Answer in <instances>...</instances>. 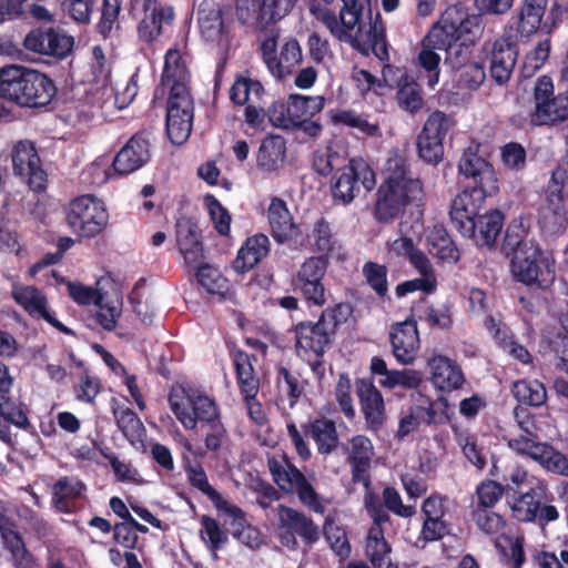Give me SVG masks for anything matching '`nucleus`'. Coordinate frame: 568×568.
<instances>
[{"label": "nucleus", "mask_w": 568, "mask_h": 568, "mask_svg": "<svg viewBox=\"0 0 568 568\" xmlns=\"http://www.w3.org/2000/svg\"><path fill=\"white\" fill-rule=\"evenodd\" d=\"M338 14L329 8L312 7V13L338 41L349 43L367 55L369 51L381 61H388L386 28L379 11L373 13L372 0H342Z\"/></svg>", "instance_id": "obj_1"}, {"label": "nucleus", "mask_w": 568, "mask_h": 568, "mask_svg": "<svg viewBox=\"0 0 568 568\" xmlns=\"http://www.w3.org/2000/svg\"><path fill=\"white\" fill-rule=\"evenodd\" d=\"M352 314V304L339 302L323 308L316 321L302 320L287 329L295 356L304 362L318 379L325 376L326 353L333 348L341 325L345 324Z\"/></svg>", "instance_id": "obj_2"}, {"label": "nucleus", "mask_w": 568, "mask_h": 568, "mask_svg": "<svg viewBox=\"0 0 568 568\" xmlns=\"http://www.w3.org/2000/svg\"><path fill=\"white\" fill-rule=\"evenodd\" d=\"M424 195V183L412 172L408 159L392 150L385 163V178L375 193L372 215L378 223H392L407 207L419 206Z\"/></svg>", "instance_id": "obj_3"}, {"label": "nucleus", "mask_w": 568, "mask_h": 568, "mask_svg": "<svg viewBox=\"0 0 568 568\" xmlns=\"http://www.w3.org/2000/svg\"><path fill=\"white\" fill-rule=\"evenodd\" d=\"M170 408L185 429L193 430L200 423L207 428L204 445L207 450L217 452L226 437L216 402L193 387L172 389L169 394Z\"/></svg>", "instance_id": "obj_4"}, {"label": "nucleus", "mask_w": 568, "mask_h": 568, "mask_svg": "<svg viewBox=\"0 0 568 568\" xmlns=\"http://www.w3.org/2000/svg\"><path fill=\"white\" fill-rule=\"evenodd\" d=\"M57 92L54 81L41 71L18 64L0 68V98L20 108H45Z\"/></svg>", "instance_id": "obj_5"}, {"label": "nucleus", "mask_w": 568, "mask_h": 568, "mask_svg": "<svg viewBox=\"0 0 568 568\" xmlns=\"http://www.w3.org/2000/svg\"><path fill=\"white\" fill-rule=\"evenodd\" d=\"M325 104L323 95L291 93L286 100L274 101L267 108V119L275 128L301 132L311 140H317L323 133V125L315 116Z\"/></svg>", "instance_id": "obj_6"}, {"label": "nucleus", "mask_w": 568, "mask_h": 568, "mask_svg": "<svg viewBox=\"0 0 568 568\" xmlns=\"http://www.w3.org/2000/svg\"><path fill=\"white\" fill-rule=\"evenodd\" d=\"M556 497L544 479H535L524 491L509 500L513 518L520 524L545 527L559 519Z\"/></svg>", "instance_id": "obj_7"}, {"label": "nucleus", "mask_w": 568, "mask_h": 568, "mask_svg": "<svg viewBox=\"0 0 568 568\" xmlns=\"http://www.w3.org/2000/svg\"><path fill=\"white\" fill-rule=\"evenodd\" d=\"M278 32L271 31L260 42L258 53L270 74L277 82L291 79L303 62V51L294 37L285 38L278 45Z\"/></svg>", "instance_id": "obj_8"}, {"label": "nucleus", "mask_w": 568, "mask_h": 568, "mask_svg": "<svg viewBox=\"0 0 568 568\" xmlns=\"http://www.w3.org/2000/svg\"><path fill=\"white\" fill-rule=\"evenodd\" d=\"M510 272L514 280L528 287L546 290L555 281V262L541 250L539 244H529L510 258Z\"/></svg>", "instance_id": "obj_9"}, {"label": "nucleus", "mask_w": 568, "mask_h": 568, "mask_svg": "<svg viewBox=\"0 0 568 568\" xmlns=\"http://www.w3.org/2000/svg\"><path fill=\"white\" fill-rule=\"evenodd\" d=\"M65 221L77 236L94 239L108 227L109 212L103 200L93 194H84L69 203Z\"/></svg>", "instance_id": "obj_10"}, {"label": "nucleus", "mask_w": 568, "mask_h": 568, "mask_svg": "<svg viewBox=\"0 0 568 568\" xmlns=\"http://www.w3.org/2000/svg\"><path fill=\"white\" fill-rule=\"evenodd\" d=\"M376 185V174L363 158H352L346 165L337 169L331 180V193L335 202L349 204L362 193Z\"/></svg>", "instance_id": "obj_11"}, {"label": "nucleus", "mask_w": 568, "mask_h": 568, "mask_svg": "<svg viewBox=\"0 0 568 568\" xmlns=\"http://www.w3.org/2000/svg\"><path fill=\"white\" fill-rule=\"evenodd\" d=\"M267 466L274 483L282 490L295 493L300 503L311 511L320 515L325 513L324 499L294 464L286 460L284 466L275 457H270Z\"/></svg>", "instance_id": "obj_12"}, {"label": "nucleus", "mask_w": 568, "mask_h": 568, "mask_svg": "<svg viewBox=\"0 0 568 568\" xmlns=\"http://www.w3.org/2000/svg\"><path fill=\"white\" fill-rule=\"evenodd\" d=\"M197 24L201 38L227 51L233 39L231 8L216 0H203L197 9Z\"/></svg>", "instance_id": "obj_13"}, {"label": "nucleus", "mask_w": 568, "mask_h": 568, "mask_svg": "<svg viewBox=\"0 0 568 568\" xmlns=\"http://www.w3.org/2000/svg\"><path fill=\"white\" fill-rule=\"evenodd\" d=\"M329 265L325 255H313L304 260L293 277V286L308 306L322 308L326 302L324 277Z\"/></svg>", "instance_id": "obj_14"}, {"label": "nucleus", "mask_w": 568, "mask_h": 568, "mask_svg": "<svg viewBox=\"0 0 568 568\" xmlns=\"http://www.w3.org/2000/svg\"><path fill=\"white\" fill-rule=\"evenodd\" d=\"M454 121L443 111L430 113L416 136L418 158L428 165L436 166L444 159V140Z\"/></svg>", "instance_id": "obj_15"}, {"label": "nucleus", "mask_w": 568, "mask_h": 568, "mask_svg": "<svg viewBox=\"0 0 568 568\" xmlns=\"http://www.w3.org/2000/svg\"><path fill=\"white\" fill-rule=\"evenodd\" d=\"M267 220L271 234L277 244H284L291 250H302L307 246L308 237L301 225L295 223L286 202L277 196L271 199L267 207Z\"/></svg>", "instance_id": "obj_16"}, {"label": "nucleus", "mask_w": 568, "mask_h": 568, "mask_svg": "<svg viewBox=\"0 0 568 568\" xmlns=\"http://www.w3.org/2000/svg\"><path fill=\"white\" fill-rule=\"evenodd\" d=\"M495 191L467 186L455 196L452 202L449 216L453 225L463 236H475L476 220L487 196L496 194Z\"/></svg>", "instance_id": "obj_17"}, {"label": "nucleus", "mask_w": 568, "mask_h": 568, "mask_svg": "<svg viewBox=\"0 0 568 568\" xmlns=\"http://www.w3.org/2000/svg\"><path fill=\"white\" fill-rule=\"evenodd\" d=\"M178 87L170 93L166 105V134L173 144H183L190 136L193 126L194 103L191 92H181Z\"/></svg>", "instance_id": "obj_18"}, {"label": "nucleus", "mask_w": 568, "mask_h": 568, "mask_svg": "<svg viewBox=\"0 0 568 568\" xmlns=\"http://www.w3.org/2000/svg\"><path fill=\"white\" fill-rule=\"evenodd\" d=\"M13 173L26 181L28 187L42 193L47 190L48 174L34 144L30 141H19L12 151Z\"/></svg>", "instance_id": "obj_19"}, {"label": "nucleus", "mask_w": 568, "mask_h": 568, "mask_svg": "<svg viewBox=\"0 0 568 568\" xmlns=\"http://www.w3.org/2000/svg\"><path fill=\"white\" fill-rule=\"evenodd\" d=\"M447 497L433 493L424 499L420 507L423 519L420 538L426 542L442 540L449 534L450 523L447 516Z\"/></svg>", "instance_id": "obj_20"}, {"label": "nucleus", "mask_w": 568, "mask_h": 568, "mask_svg": "<svg viewBox=\"0 0 568 568\" xmlns=\"http://www.w3.org/2000/svg\"><path fill=\"white\" fill-rule=\"evenodd\" d=\"M73 37L59 32L53 28L33 29L23 39L26 50L57 59L67 58L73 50Z\"/></svg>", "instance_id": "obj_21"}, {"label": "nucleus", "mask_w": 568, "mask_h": 568, "mask_svg": "<svg viewBox=\"0 0 568 568\" xmlns=\"http://www.w3.org/2000/svg\"><path fill=\"white\" fill-rule=\"evenodd\" d=\"M458 171L466 179H471V187L498 192V179L493 164L478 154L476 148L468 146L464 150L459 162Z\"/></svg>", "instance_id": "obj_22"}, {"label": "nucleus", "mask_w": 568, "mask_h": 568, "mask_svg": "<svg viewBox=\"0 0 568 568\" xmlns=\"http://www.w3.org/2000/svg\"><path fill=\"white\" fill-rule=\"evenodd\" d=\"M518 54V45L510 36H501L494 40L488 54L489 74L494 82L498 85L509 82Z\"/></svg>", "instance_id": "obj_23"}, {"label": "nucleus", "mask_w": 568, "mask_h": 568, "mask_svg": "<svg viewBox=\"0 0 568 568\" xmlns=\"http://www.w3.org/2000/svg\"><path fill=\"white\" fill-rule=\"evenodd\" d=\"M389 342L396 361L402 365L412 364L416 359L420 346L417 322L414 318H407L393 324L389 331Z\"/></svg>", "instance_id": "obj_24"}, {"label": "nucleus", "mask_w": 568, "mask_h": 568, "mask_svg": "<svg viewBox=\"0 0 568 568\" xmlns=\"http://www.w3.org/2000/svg\"><path fill=\"white\" fill-rule=\"evenodd\" d=\"M12 298L30 316H38L65 335L74 336L75 333L55 318L54 313L48 308V297L36 286H21L12 291Z\"/></svg>", "instance_id": "obj_25"}, {"label": "nucleus", "mask_w": 568, "mask_h": 568, "mask_svg": "<svg viewBox=\"0 0 568 568\" xmlns=\"http://www.w3.org/2000/svg\"><path fill=\"white\" fill-rule=\"evenodd\" d=\"M513 417L520 434L506 438L508 448L519 456H524L534 449V446L541 444L537 416L527 407L517 405L513 409Z\"/></svg>", "instance_id": "obj_26"}, {"label": "nucleus", "mask_w": 568, "mask_h": 568, "mask_svg": "<svg viewBox=\"0 0 568 568\" xmlns=\"http://www.w3.org/2000/svg\"><path fill=\"white\" fill-rule=\"evenodd\" d=\"M374 455V446L368 437L356 435L351 438L346 462L351 467L352 481L362 484L366 489L372 484L371 469Z\"/></svg>", "instance_id": "obj_27"}, {"label": "nucleus", "mask_w": 568, "mask_h": 568, "mask_svg": "<svg viewBox=\"0 0 568 568\" xmlns=\"http://www.w3.org/2000/svg\"><path fill=\"white\" fill-rule=\"evenodd\" d=\"M355 392L367 427L378 430L386 420L385 404L382 393L369 377L355 381Z\"/></svg>", "instance_id": "obj_28"}, {"label": "nucleus", "mask_w": 568, "mask_h": 568, "mask_svg": "<svg viewBox=\"0 0 568 568\" xmlns=\"http://www.w3.org/2000/svg\"><path fill=\"white\" fill-rule=\"evenodd\" d=\"M150 159V141L144 131L136 132L116 153L112 168L120 175H126L142 168Z\"/></svg>", "instance_id": "obj_29"}, {"label": "nucleus", "mask_w": 568, "mask_h": 568, "mask_svg": "<svg viewBox=\"0 0 568 568\" xmlns=\"http://www.w3.org/2000/svg\"><path fill=\"white\" fill-rule=\"evenodd\" d=\"M176 244L187 266H195L204 260L202 233L195 221L182 217L175 224Z\"/></svg>", "instance_id": "obj_30"}, {"label": "nucleus", "mask_w": 568, "mask_h": 568, "mask_svg": "<svg viewBox=\"0 0 568 568\" xmlns=\"http://www.w3.org/2000/svg\"><path fill=\"white\" fill-rule=\"evenodd\" d=\"M429 381L440 392L450 393L459 389L465 383L460 365L444 355H434L427 362Z\"/></svg>", "instance_id": "obj_31"}, {"label": "nucleus", "mask_w": 568, "mask_h": 568, "mask_svg": "<svg viewBox=\"0 0 568 568\" xmlns=\"http://www.w3.org/2000/svg\"><path fill=\"white\" fill-rule=\"evenodd\" d=\"M144 17L138 24L139 39L148 44L154 42L162 33L163 24H171L174 20L172 7H164L156 0L143 1Z\"/></svg>", "instance_id": "obj_32"}, {"label": "nucleus", "mask_w": 568, "mask_h": 568, "mask_svg": "<svg viewBox=\"0 0 568 568\" xmlns=\"http://www.w3.org/2000/svg\"><path fill=\"white\" fill-rule=\"evenodd\" d=\"M277 517L282 529H291L306 546H313L321 538V528L303 511L286 505H278Z\"/></svg>", "instance_id": "obj_33"}, {"label": "nucleus", "mask_w": 568, "mask_h": 568, "mask_svg": "<svg viewBox=\"0 0 568 568\" xmlns=\"http://www.w3.org/2000/svg\"><path fill=\"white\" fill-rule=\"evenodd\" d=\"M231 355L240 393L247 405L248 414L253 415L252 400H255V397L257 396L260 379L255 375L252 358L242 349H234Z\"/></svg>", "instance_id": "obj_34"}, {"label": "nucleus", "mask_w": 568, "mask_h": 568, "mask_svg": "<svg viewBox=\"0 0 568 568\" xmlns=\"http://www.w3.org/2000/svg\"><path fill=\"white\" fill-rule=\"evenodd\" d=\"M304 436L311 437L320 455H331L339 446V437L334 420L327 417H317L301 426Z\"/></svg>", "instance_id": "obj_35"}, {"label": "nucleus", "mask_w": 568, "mask_h": 568, "mask_svg": "<svg viewBox=\"0 0 568 568\" xmlns=\"http://www.w3.org/2000/svg\"><path fill=\"white\" fill-rule=\"evenodd\" d=\"M268 253L270 240L265 234L257 233L248 236L233 261V268L237 273L244 274L256 266Z\"/></svg>", "instance_id": "obj_36"}, {"label": "nucleus", "mask_w": 568, "mask_h": 568, "mask_svg": "<svg viewBox=\"0 0 568 568\" xmlns=\"http://www.w3.org/2000/svg\"><path fill=\"white\" fill-rule=\"evenodd\" d=\"M286 151V140L282 135H266L256 153L257 168L267 173L277 172L285 163Z\"/></svg>", "instance_id": "obj_37"}, {"label": "nucleus", "mask_w": 568, "mask_h": 568, "mask_svg": "<svg viewBox=\"0 0 568 568\" xmlns=\"http://www.w3.org/2000/svg\"><path fill=\"white\" fill-rule=\"evenodd\" d=\"M87 491L85 484L70 476L60 477L52 486V504L62 514L74 511V501L82 498Z\"/></svg>", "instance_id": "obj_38"}, {"label": "nucleus", "mask_w": 568, "mask_h": 568, "mask_svg": "<svg viewBox=\"0 0 568 568\" xmlns=\"http://www.w3.org/2000/svg\"><path fill=\"white\" fill-rule=\"evenodd\" d=\"M447 17L455 29L459 41L475 44L483 31V16L478 13H468L464 8L450 6L446 9Z\"/></svg>", "instance_id": "obj_39"}, {"label": "nucleus", "mask_w": 568, "mask_h": 568, "mask_svg": "<svg viewBox=\"0 0 568 568\" xmlns=\"http://www.w3.org/2000/svg\"><path fill=\"white\" fill-rule=\"evenodd\" d=\"M275 373V384L278 395L282 399H286L288 406L293 408L300 399L305 396L308 381L304 378L298 371H291L283 365L276 366Z\"/></svg>", "instance_id": "obj_40"}, {"label": "nucleus", "mask_w": 568, "mask_h": 568, "mask_svg": "<svg viewBox=\"0 0 568 568\" xmlns=\"http://www.w3.org/2000/svg\"><path fill=\"white\" fill-rule=\"evenodd\" d=\"M190 72L178 49H169L164 55V67L161 75L163 85L170 87V93L180 87L181 92H190Z\"/></svg>", "instance_id": "obj_41"}, {"label": "nucleus", "mask_w": 568, "mask_h": 568, "mask_svg": "<svg viewBox=\"0 0 568 568\" xmlns=\"http://www.w3.org/2000/svg\"><path fill=\"white\" fill-rule=\"evenodd\" d=\"M549 0H524L517 16L516 32L520 38H530L542 29V18Z\"/></svg>", "instance_id": "obj_42"}, {"label": "nucleus", "mask_w": 568, "mask_h": 568, "mask_svg": "<svg viewBox=\"0 0 568 568\" xmlns=\"http://www.w3.org/2000/svg\"><path fill=\"white\" fill-rule=\"evenodd\" d=\"M568 120V90L552 95L546 106H538L530 114L536 126H552Z\"/></svg>", "instance_id": "obj_43"}, {"label": "nucleus", "mask_w": 568, "mask_h": 568, "mask_svg": "<svg viewBox=\"0 0 568 568\" xmlns=\"http://www.w3.org/2000/svg\"><path fill=\"white\" fill-rule=\"evenodd\" d=\"M476 222V234L469 237L474 239L479 247L494 248L504 227L505 215L498 209H494L479 215Z\"/></svg>", "instance_id": "obj_44"}, {"label": "nucleus", "mask_w": 568, "mask_h": 568, "mask_svg": "<svg viewBox=\"0 0 568 568\" xmlns=\"http://www.w3.org/2000/svg\"><path fill=\"white\" fill-rule=\"evenodd\" d=\"M427 245L429 253L443 262L457 263L460 258L458 247L442 224H436L430 230Z\"/></svg>", "instance_id": "obj_45"}, {"label": "nucleus", "mask_w": 568, "mask_h": 568, "mask_svg": "<svg viewBox=\"0 0 568 568\" xmlns=\"http://www.w3.org/2000/svg\"><path fill=\"white\" fill-rule=\"evenodd\" d=\"M28 415L29 408L26 404L2 405L0 410V440L13 447L14 442L10 425L28 430L31 427Z\"/></svg>", "instance_id": "obj_46"}, {"label": "nucleus", "mask_w": 568, "mask_h": 568, "mask_svg": "<svg viewBox=\"0 0 568 568\" xmlns=\"http://www.w3.org/2000/svg\"><path fill=\"white\" fill-rule=\"evenodd\" d=\"M511 395L524 407L538 408L547 403V389L538 379L523 378L515 381L510 387Z\"/></svg>", "instance_id": "obj_47"}, {"label": "nucleus", "mask_w": 568, "mask_h": 568, "mask_svg": "<svg viewBox=\"0 0 568 568\" xmlns=\"http://www.w3.org/2000/svg\"><path fill=\"white\" fill-rule=\"evenodd\" d=\"M185 473L190 485L206 495L217 510H227L232 513V515L237 514L235 508L232 507V504L224 499L222 495L210 485L206 473L201 464H187Z\"/></svg>", "instance_id": "obj_48"}, {"label": "nucleus", "mask_w": 568, "mask_h": 568, "mask_svg": "<svg viewBox=\"0 0 568 568\" xmlns=\"http://www.w3.org/2000/svg\"><path fill=\"white\" fill-rule=\"evenodd\" d=\"M523 457L537 462L549 473L568 476V458L546 442L535 445L534 449Z\"/></svg>", "instance_id": "obj_49"}, {"label": "nucleus", "mask_w": 568, "mask_h": 568, "mask_svg": "<svg viewBox=\"0 0 568 568\" xmlns=\"http://www.w3.org/2000/svg\"><path fill=\"white\" fill-rule=\"evenodd\" d=\"M523 537H510L500 534L494 540V547L498 554L499 561L507 568H523L526 562V552Z\"/></svg>", "instance_id": "obj_50"}, {"label": "nucleus", "mask_w": 568, "mask_h": 568, "mask_svg": "<svg viewBox=\"0 0 568 568\" xmlns=\"http://www.w3.org/2000/svg\"><path fill=\"white\" fill-rule=\"evenodd\" d=\"M111 408L116 426L123 436L132 444L141 439L144 426L138 414L130 407L120 404L115 398H112Z\"/></svg>", "instance_id": "obj_51"}, {"label": "nucleus", "mask_w": 568, "mask_h": 568, "mask_svg": "<svg viewBox=\"0 0 568 568\" xmlns=\"http://www.w3.org/2000/svg\"><path fill=\"white\" fill-rule=\"evenodd\" d=\"M232 507L235 508L237 514L232 515V513L227 510L222 511L233 519V525L235 526L233 537L250 549H260L264 544L262 532L247 521L246 513L241 507L233 504Z\"/></svg>", "instance_id": "obj_52"}, {"label": "nucleus", "mask_w": 568, "mask_h": 568, "mask_svg": "<svg viewBox=\"0 0 568 568\" xmlns=\"http://www.w3.org/2000/svg\"><path fill=\"white\" fill-rule=\"evenodd\" d=\"M390 546L384 537L383 529L369 528L366 540V556L373 568H398L389 558Z\"/></svg>", "instance_id": "obj_53"}, {"label": "nucleus", "mask_w": 568, "mask_h": 568, "mask_svg": "<svg viewBox=\"0 0 568 568\" xmlns=\"http://www.w3.org/2000/svg\"><path fill=\"white\" fill-rule=\"evenodd\" d=\"M305 235L308 237L307 245L320 253L318 255H325L328 258L338 243L331 223L324 216L318 217L313 223L311 233H305Z\"/></svg>", "instance_id": "obj_54"}, {"label": "nucleus", "mask_w": 568, "mask_h": 568, "mask_svg": "<svg viewBox=\"0 0 568 568\" xmlns=\"http://www.w3.org/2000/svg\"><path fill=\"white\" fill-rule=\"evenodd\" d=\"M568 183L566 179H555L551 173L546 187V210L552 214L554 224L561 226L567 222V212L565 207L564 187Z\"/></svg>", "instance_id": "obj_55"}, {"label": "nucleus", "mask_w": 568, "mask_h": 568, "mask_svg": "<svg viewBox=\"0 0 568 568\" xmlns=\"http://www.w3.org/2000/svg\"><path fill=\"white\" fill-rule=\"evenodd\" d=\"M458 41L455 29L450 19L447 17V11L445 10L440 16V19L433 24L422 40V45L437 48L438 50L445 51L447 48L453 45V43Z\"/></svg>", "instance_id": "obj_56"}, {"label": "nucleus", "mask_w": 568, "mask_h": 568, "mask_svg": "<svg viewBox=\"0 0 568 568\" xmlns=\"http://www.w3.org/2000/svg\"><path fill=\"white\" fill-rule=\"evenodd\" d=\"M265 14L262 0H235V16L244 27L266 30Z\"/></svg>", "instance_id": "obj_57"}, {"label": "nucleus", "mask_w": 568, "mask_h": 568, "mask_svg": "<svg viewBox=\"0 0 568 568\" xmlns=\"http://www.w3.org/2000/svg\"><path fill=\"white\" fill-rule=\"evenodd\" d=\"M0 536L3 547L11 552L13 557H23L27 548L21 534L18 531L17 521L4 514V508L0 504Z\"/></svg>", "instance_id": "obj_58"}, {"label": "nucleus", "mask_w": 568, "mask_h": 568, "mask_svg": "<svg viewBox=\"0 0 568 568\" xmlns=\"http://www.w3.org/2000/svg\"><path fill=\"white\" fill-rule=\"evenodd\" d=\"M264 92V87L258 80L239 77L230 89V99L236 105H247L260 100Z\"/></svg>", "instance_id": "obj_59"}, {"label": "nucleus", "mask_w": 568, "mask_h": 568, "mask_svg": "<svg viewBox=\"0 0 568 568\" xmlns=\"http://www.w3.org/2000/svg\"><path fill=\"white\" fill-rule=\"evenodd\" d=\"M362 274L368 287L378 298L384 300L388 296V268L386 265L367 261L362 267Z\"/></svg>", "instance_id": "obj_60"}, {"label": "nucleus", "mask_w": 568, "mask_h": 568, "mask_svg": "<svg viewBox=\"0 0 568 568\" xmlns=\"http://www.w3.org/2000/svg\"><path fill=\"white\" fill-rule=\"evenodd\" d=\"M323 534L329 544L332 550L341 558H347L352 548L347 538L346 530L336 525L334 518L328 515L325 517Z\"/></svg>", "instance_id": "obj_61"}, {"label": "nucleus", "mask_w": 568, "mask_h": 568, "mask_svg": "<svg viewBox=\"0 0 568 568\" xmlns=\"http://www.w3.org/2000/svg\"><path fill=\"white\" fill-rule=\"evenodd\" d=\"M197 283L209 293L223 295L227 290V278L221 272L206 263L194 266Z\"/></svg>", "instance_id": "obj_62"}, {"label": "nucleus", "mask_w": 568, "mask_h": 568, "mask_svg": "<svg viewBox=\"0 0 568 568\" xmlns=\"http://www.w3.org/2000/svg\"><path fill=\"white\" fill-rule=\"evenodd\" d=\"M471 519L476 527L488 536H497L506 527L505 518L493 510V508L475 507L471 511Z\"/></svg>", "instance_id": "obj_63"}, {"label": "nucleus", "mask_w": 568, "mask_h": 568, "mask_svg": "<svg viewBox=\"0 0 568 568\" xmlns=\"http://www.w3.org/2000/svg\"><path fill=\"white\" fill-rule=\"evenodd\" d=\"M122 0H103L101 17L95 26L97 32L103 38L111 37L114 30L120 29L119 14L121 12Z\"/></svg>", "instance_id": "obj_64"}]
</instances>
